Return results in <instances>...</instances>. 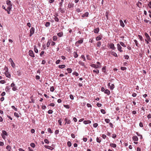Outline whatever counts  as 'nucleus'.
<instances>
[{"mask_svg":"<svg viewBox=\"0 0 151 151\" xmlns=\"http://www.w3.org/2000/svg\"><path fill=\"white\" fill-rule=\"evenodd\" d=\"M6 2L8 6L7 9H11L12 8V4L11 3V1L7 0L6 1Z\"/></svg>","mask_w":151,"mask_h":151,"instance_id":"1","label":"nucleus"},{"mask_svg":"<svg viewBox=\"0 0 151 151\" xmlns=\"http://www.w3.org/2000/svg\"><path fill=\"white\" fill-rule=\"evenodd\" d=\"M11 86L12 87V90L14 91H16L17 90V87L15 86V85L13 82L11 84Z\"/></svg>","mask_w":151,"mask_h":151,"instance_id":"2","label":"nucleus"},{"mask_svg":"<svg viewBox=\"0 0 151 151\" xmlns=\"http://www.w3.org/2000/svg\"><path fill=\"white\" fill-rule=\"evenodd\" d=\"M8 134L7 132L5 130H3L2 131V133L1 134L2 137L3 139H5V136H7Z\"/></svg>","mask_w":151,"mask_h":151,"instance_id":"3","label":"nucleus"},{"mask_svg":"<svg viewBox=\"0 0 151 151\" xmlns=\"http://www.w3.org/2000/svg\"><path fill=\"white\" fill-rule=\"evenodd\" d=\"M35 28L33 27H32L30 30V34L29 36L30 37L35 32Z\"/></svg>","mask_w":151,"mask_h":151,"instance_id":"4","label":"nucleus"},{"mask_svg":"<svg viewBox=\"0 0 151 151\" xmlns=\"http://www.w3.org/2000/svg\"><path fill=\"white\" fill-rule=\"evenodd\" d=\"M91 66L92 67H93L94 68H95L96 69L99 68H100L101 67V65H96L95 64H93L91 65Z\"/></svg>","mask_w":151,"mask_h":151,"instance_id":"5","label":"nucleus"},{"mask_svg":"<svg viewBox=\"0 0 151 151\" xmlns=\"http://www.w3.org/2000/svg\"><path fill=\"white\" fill-rule=\"evenodd\" d=\"M29 56H30L34 58L35 57V55L34 54L33 52V51L31 50H30L29 51Z\"/></svg>","mask_w":151,"mask_h":151,"instance_id":"6","label":"nucleus"},{"mask_svg":"<svg viewBox=\"0 0 151 151\" xmlns=\"http://www.w3.org/2000/svg\"><path fill=\"white\" fill-rule=\"evenodd\" d=\"M145 36L146 38L145 39L149 41H151L150 37L147 33H145Z\"/></svg>","mask_w":151,"mask_h":151,"instance_id":"7","label":"nucleus"},{"mask_svg":"<svg viewBox=\"0 0 151 151\" xmlns=\"http://www.w3.org/2000/svg\"><path fill=\"white\" fill-rule=\"evenodd\" d=\"M4 74L6 77L10 78L11 75L8 71L7 72H4Z\"/></svg>","mask_w":151,"mask_h":151,"instance_id":"8","label":"nucleus"},{"mask_svg":"<svg viewBox=\"0 0 151 151\" xmlns=\"http://www.w3.org/2000/svg\"><path fill=\"white\" fill-rule=\"evenodd\" d=\"M65 124H70L71 123V121L69 119H68V118H66L65 119Z\"/></svg>","mask_w":151,"mask_h":151,"instance_id":"9","label":"nucleus"},{"mask_svg":"<svg viewBox=\"0 0 151 151\" xmlns=\"http://www.w3.org/2000/svg\"><path fill=\"white\" fill-rule=\"evenodd\" d=\"M117 47L118 50L120 52H123V50L121 49L122 48V47L119 44H117Z\"/></svg>","mask_w":151,"mask_h":151,"instance_id":"10","label":"nucleus"},{"mask_svg":"<svg viewBox=\"0 0 151 151\" xmlns=\"http://www.w3.org/2000/svg\"><path fill=\"white\" fill-rule=\"evenodd\" d=\"M109 47L110 48L113 50H114L116 49V48L114 47V45L113 43L110 44L109 45Z\"/></svg>","mask_w":151,"mask_h":151,"instance_id":"11","label":"nucleus"},{"mask_svg":"<svg viewBox=\"0 0 151 151\" xmlns=\"http://www.w3.org/2000/svg\"><path fill=\"white\" fill-rule=\"evenodd\" d=\"M45 147L46 148L50 150H52L54 149L53 147L50 146H47V145H45Z\"/></svg>","mask_w":151,"mask_h":151,"instance_id":"12","label":"nucleus"},{"mask_svg":"<svg viewBox=\"0 0 151 151\" xmlns=\"http://www.w3.org/2000/svg\"><path fill=\"white\" fill-rule=\"evenodd\" d=\"M88 12H86L84 14H83L82 15V17H87L88 15Z\"/></svg>","mask_w":151,"mask_h":151,"instance_id":"13","label":"nucleus"},{"mask_svg":"<svg viewBox=\"0 0 151 151\" xmlns=\"http://www.w3.org/2000/svg\"><path fill=\"white\" fill-rule=\"evenodd\" d=\"M104 92L105 93L107 94L108 95H109L111 93L110 91L108 89L105 90Z\"/></svg>","mask_w":151,"mask_h":151,"instance_id":"14","label":"nucleus"},{"mask_svg":"<svg viewBox=\"0 0 151 151\" xmlns=\"http://www.w3.org/2000/svg\"><path fill=\"white\" fill-rule=\"evenodd\" d=\"M83 123L84 124H90L91 123V121L89 120H85L83 122Z\"/></svg>","mask_w":151,"mask_h":151,"instance_id":"15","label":"nucleus"},{"mask_svg":"<svg viewBox=\"0 0 151 151\" xmlns=\"http://www.w3.org/2000/svg\"><path fill=\"white\" fill-rule=\"evenodd\" d=\"M6 149L7 150L6 151H11L12 149L11 147L9 145H8L6 147Z\"/></svg>","mask_w":151,"mask_h":151,"instance_id":"16","label":"nucleus"},{"mask_svg":"<svg viewBox=\"0 0 151 151\" xmlns=\"http://www.w3.org/2000/svg\"><path fill=\"white\" fill-rule=\"evenodd\" d=\"M132 139L134 141H137L138 140V138L136 136H134L132 137Z\"/></svg>","mask_w":151,"mask_h":151,"instance_id":"17","label":"nucleus"},{"mask_svg":"<svg viewBox=\"0 0 151 151\" xmlns=\"http://www.w3.org/2000/svg\"><path fill=\"white\" fill-rule=\"evenodd\" d=\"M119 22L120 23V25L122 27H124L125 26V25L123 21L121 19L119 20Z\"/></svg>","mask_w":151,"mask_h":151,"instance_id":"18","label":"nucleus"},{"mask_svg":"<svg viewBox=\"0 0 151 151\" xmlns=\"http://www.w3.org/2000/svg\"><path fill=\"white\" fill-rule=\"evenodd\" d=\"M99 28H97L96 29H95L94 30V32L95 33L97 34L98 33L99 31Z\"/></svg>","mask_w":151,"mask_h":151,"instance_id":"19","label":"nucleus"},{"mask_svg":"<svg viewBox=\"0 0 151 151\" xmlns=\"http://www.w3.org/2000/svg\"><path fill=\"white\" fill-rule=\"evenodd\" d=\"M78 63L81 66L85 67V65L84 63L83 62L81 61V60L79 61L78 62Z\"/></svg>","mask_w":151,"mask_h":151,"instance_id":"20","label":"nucleus"},{"mask_svg":"<svg viewBox=\"0 0 151 151\" xmlns=\"http://www.w3.org/2000/svg\"><path fill=\"white\" fill-rule=\"evenodd\" d=\"M110 146L113 148H115L116 147V145L115 144L110 143Z\"/></svg>","mask_w":151,"mask_h":151,"instance_id":"21","label":"nucleus"},{"mask_svg":"<svg viewBox=\"0 0 151 151\" xmlns=\"http://www.w3.org/2000/svg\"><path fill=\"white\" fill-rule=\"evenodd\" d=\"M101 42L100 41H98L96 43V45L97 47L99 48L101 45Z\"/></svg>","mask_w":151,"mask_h":151,"instance_id":"22","label":"nucleus"},{"mask_svg":"<svg viewBox=\"0 0 151 151\" xmlns=\"http://www.w3.org/2000/svg\"><path fill=\"white\" fill-rule=\"evenodd\" d=\"M83 42V40L81 39V40H80L77 41V42H76V44H77L78 43L81 44Z\"/></svg>","mask_w":151,"mask_h":151,"instance_id":"23","label":"nucleus"},{"mask_svg":"<svg viewBox=\"0 0 151 151\" xmlns=\"http://www.w3.org/2000/svg\"><path fill=\"white\" fill-rule=\"evenodd\" d=\"M101 37H100V36H99L96 37V41H99L101 40Z\"/></svg>","mask_w":151,"mask_h":151,"instance_id":"24","label":"nucleus"},{"mask_svg":"<svg viewBox=\"0 0 151 151\" xmlns=\"http://www.w3.org/2000/svg\"><path fill=\"white\" fill-rule=\"evenodd\" d=\"M63 33L62 32H60L57 33V35L59 37H61L63 36Z\"/></svg>","mask_w":151,"mask_h":151,"instance_id":"25","label":"nucleus"},{"mask_svg":"<svg viewBox=\"0 0 151 151\" xmlns=\"http://www.w3.org/2000/svg\"><path fill=\"white\" fill-rule=\"evenodd\" d=\"M106 67L104 66L102 68V71L105 73H106Z\"/></svg>","mask_w":151,"mask_h":151,"instance_id":"26","label":"nucleus"},{"mask_svg":"<svg viewBox=\"0 0 151 151\" xmlns=\"http://www.w3.org/2000/svg\"><path fill=\"white\" fill-rule=\"evenodd\" d=\"M73 56L75 58H77L78 57V55L77 53V52H73Z\"/></svg>","mask_w":151,"mask_h":151,"instance_id":"27","label":"nucleus"},{"mask_svg":"<svg viewBox=\"0 0 151 151\" xmlns=\"http://www.w3.org/2000/svg\"><path fill=\"white\" fill-rule=\"evenodd\" d=\"M114 85L113 84H112L110 86V88L111 90H113L114 88Z\"/></svg>","mask_w":151,"mask_h":151,"instance_id":"28","label":"nucleus"},{"mask_svg":"<svg viewBox=\"0 0 151 151\" xmlns=\"http://www.w3.org/2000/svg\"><path fill=\"white\" fill-rule=\"evenodd\" d=\"M34 50L35 52H36V53H37L38 52V49L36 48V46L35 45L34 46Z\"/></svg>","mask_w":151,"mask_h":151,"instance_id":"29","label":"nucleus"},{"mask_svg":"<svg viewBox=\"0 0 151 151\" xmlns=\"http://www.w3.org/2000/svg\"><path fill=\"white\" fill-rule=\"evenodd\" d=\"M65 65H60L58 66V67L60 68H63L65 67Z\"/></svg>","mask_w":151,"mask_h":151,"instance_id":"30","label":"nucleus"},{"mask_svg":"<svg viewBox=\"0 0 151 151\" xmlns=\"http://www.w3.org/2000/svg\"><path fill=\"white\" fill-rule=\"evenodd\" d=\"M111 54L115 57H117V55L116 53L114 52H111Z\"/></svg>","mask_w":151,"mask_h":151,"instance_id":"31","label":"nucleus"},{"mask_svg":"<svg viewBox=\"0 0 151 151\" xmlns=\"http://www.w3.org/2000/svg\"><path fill=\"white\" fill-rule=\"evenodd\" d=\"M67 71L68 72V73H71L72 71V70L71 68H68L67 69Z\"/></svg>","mask_w":151,"mask_h":151,"instance_id":"32","label":"nucleus"},{"mask_svg":"<svg viewBox=\"0 0 151 151\" xmlns=\"http://www.w3.org/2000/svg\"><path fill=\"white\" fill-rule=\"evenodd\" d=\"M51 40H49L47 44V47H49L50 46V44L51 43Z\"/></svg>","mask_w":151,"mask_h":151,"instance_id":"33","label":"nucleus"},{"mask_svg":"<svg viewBox=\"0 0 151 151\" xmlns=\"http://www.w3.org/2000/svg\"><path fill=\"white\" fill-rule=\"evenodd\" d=\"M50 23L49 22H47L46 23L45 26L47 27H48L50 26Z\"/></svg>","mask_w":151,"mask_h":151,"instance_id":"34","label":"nucleus"},{"mask_svg":"<svg viewBox=\"0 0 151 151\" xmlns=\"http://www.w3.org/2000/svg\"><path fill=\"white\" fill-rule=\"evenodd\" d=\"M93 73H95L97 74H98L99 73V71L98 70H93Z\"/></svg>","mask_w":151,"mask_h":151,"instance_id":"35","label":"nucleus"},{"mask_svg":"<svg viewBox=\"0 0 151 151\" xmlns=\"http://www.w3.org/2000/svg\"><path fill=\"white\" fill-rule=\"evenodd\" d=\"M55 89L53 86H51L50 88V91L51 92H53L54 91Z\"/></svg>","mask_w":151,"mask_h":151,"instance_id":"36","label":"nucleus"},{"mask_svg":"<svg viewBox=\"0 0 151 151\" xmlns=\"http://www.w3.org/2000/svg\"><path fill=\"white\" fill-rule=\"evenodd\" d=\"M81 58L83 60V61H85L86 60L85 57L84 55H82L81 56Z\"/></svg>","mask_w":151,"mask_h":151,"instance_id":"37","label":"nucleus"},{"mask_svg":"<svg viewBox=\"0 0 151 151\" xmlns=\"http://www.w3.org/2000/svg\"><path fill=\"white\" fill-rule=\"evenodd\" d=\"M119 43H120V44L122 46H123V47H126V45L124 44L123 42H120Z\"/></svg>","mask_w":151,"mask_h":151,"instance_id":"38","label":"nucleus"},{"mask_svg":"<svg viewBox=\"0 0 151 151\" xmlns=\"http://www.w3.org/2000/svg\"><path fill=\"white\" fill-rule=\"evenodd\" d=\"M72 74L73 75H75L76 76H78L79 75V74H78V73L76 72H73V73Z\"/></svg>","mask_w":151,"mask_h":151,"instance_id":"39","label":"nucleus"},{"mask_svg":"<svg viewBox=\"0 0 151 151\" xmlns=\"http://www.w3.org/2000/svg\"><path fill=\"white\" fill-rule=\"evenodd\" d=\"M136 134L138 136L140 137V139H142V135L141 134H139V133H138V132H136Z\"/></svg>","mask_w":151,"mask_h":151,"instance_id":"40","label":"nucleus"},{"mask_svg":"<svg viewBox=\"0 0 151 151\" xmlns=\"http://www.w3.org/2000/svg\"><path fill=\"white\" fill-rule=\"evenodd\" d=\"M57 39V37L56 36H54L53 37V40L54 41H56Z\"/></svg>","mask_w":151,"mask_h":151,"instance_id":"41","label":"nucleus"},{"mask_svg":"<svg viewBox=\"0 0 151 151\" xmlns=\"http://www.w3.org/2000/svg\"><path fill=\"white\" fill-rule=\"evenodd\" d=\"M86 57L88 60H91V59L88 55H86Z\"/></svg>","mask_w":151,"mask_h":151,"instance_id":"42","label":"nucleus"},{"mask_svg":"<svg viewBox=\"0 0 151 151\" xmlns=\"http://www.w3.org/2000/svg\"><path fill=\"white\" fill-rule=\"evenodd\" d=\"M63 106L65 108L67 109H69L70 108V106L69 105H64Z\"/></svg>","mask_w":151,"mask_h":151,"instance_id":"43","label":"nucleus"},{"mask_svg":"<svg viewBox=\"0 0 151 151\" xmlns=\"http://www.w3.org/2000/svg\"><path fill=\"white\" fill-rule=\"evenodd\" d=\"M67 145L69 147H70L71 146V143L70 141H68L67 142Z\"/></svg>","mask_w":151,"mask_h":151,"instance_id":"44","label":"nucleus"},{"mask_svg":"<svg viewBox=\"0 0 151 151\" xmlns=\"http://www.w3.org/2000/svg\"><path fill=\"white\" fill-rule=\"evenodd\" d=\"M54 19L55 22H59V19L57 17H55L54 18Z\"/></svg>","mask_w":151,"mask_h":151,"instance_id":"45","label":"nucleus"},{"mask_svg":"<svg viewBox=\"0 0 151 151\" xmlns=\"http://www.w3.org/2000/svg\"><path fill=\"white\" fill-rule=\"evenodd\" d=\"M134 41L135 44L138 47L139 46L138 45V43H137V40H134Z\"/></svg>","mask_w":151,"mask_h":151,"instance_id":"46","label":"nucleus"},{"mask_svg":"<svg viewBox=\"0 0 151 151\" xmlns=\"http://www.w3.org/2000/svg\"><path fill=\"white\" fill-rule=\"evenodd\" d=\"M96 141L100 143L101 142V140L98 137H97L96 138Z\"/></svg>","mask_w":151,"mask_h":151,"instance_id":"47","label":"nucleus"},{"mask_svg":"<svg viewBox=\"0 0 151 151\" xmlns=\"http://www.w3.org/2000/svg\"><path fill=\"white\" fill-rule=\"evenodd\" d=\"M14 115L15 116L18 118L19 117V115L18 114V113H17L16 112H15L14 113Z\"/></svg>","mask_w":151,"mask_h":151,"instance_id":"48","label":"nucleus"},{"mask_svg":"<svg viewBox=\"0 0 151 151\" xmlns=\"http://www.w3.org/2000/svg\"><path fill=\"white\" fill-rule=\"evenodd\" d=\"M12 66L13 68H14L15 67V65L13 61L12 63H11Z\"/></svg>","mask_w":151,"mask_h":151,"instance_id":"49","label":"nucleus"},{"mask_svg":"<svg viewBox=\"0 0 151 151\" xmlns=\"http://www.w3.org/2000/svg\"><path fill=\"white\" fill-rule=\"evenodd\" d=\"M30 145L31 147H32L34 148L35 147V145L34 143H32L30 144Z\"/></svg>","mask_w":151,"mask_h":151,"instance_id":"50","label":"nucleus"},{"mask_svg":"<svg viewBox=\"0 0 151 151\" xmlns=\"http://www.w3.org/2000/svg\"><path fill=\"white\" fill-rule=\"evenodd\" d=\"M93 127L94 128H96L98 126V124L97 123H94L93 125Z\"/></svg>","mask_w":151,"mask_h":151,"instance_id":"51","label":"nucleus"},{"mask_svg":"<svg viewBox=\"0 0 151 151\" xmlns=\"http://www.w3.org/2000/svg\"><path fill=\"white\" fill-rule=\"evenodd\" d=\"M101 112L103 114H104L106 113L105 111L104 110L102 109L101 110Z\"/></svg>","mask_w":151,"mask_h":151,"instance_id":"52","label":"nucleus"},{"mask_svg":"<svg viewBox=\"0 0 151 151\" xmlns=\"http://www.w3.org/2000/svg\"><path fill=\"white\" fill-rule=\"evenodd\" d=\"M105 121L106 123H108L110 122V120L109 119H105Z\"/></svg>","mask_w":151,"mask_h":151,"instance_id":"53","label":"nucleus"},{"mask_svg":"<svg viewBox=\"0 0 151 151\" xmlns=\"http://www.w3.org/2000/svg\"><path fill=\"white\" fill-rule=\"evenodd\" d=\"M47 131L49 132L50 133H52V131L51 129L50 128H49L47 129Z\"/></svg>","mask_w":151,"mask_h":151,"instance_id":"54","label":"nucleus"},{"mask_svg":"<svg viewBox=\"0 0 151 151\" xmlns=\"http://www.w3.org/2000/svg\"><path fill=\"white\" fill-rule=\"evenodd\" d=\"M58 122L60 125H62V121H61V119H60L59 120H58Z\"/></svg>","mask_w":151,"mask_h":151,"instance_id":"55","label":"nucleus"},{"mask_svg":"<svg viewBox=\"0 0 151 151\" xmlns=\"http://www.w3.org/2000/svg\"><path fill=\"white\" fill-rule=\"evenodd\" d=\"M6 83V81L3 80H1L0 81V83H1V84H4L5 83Z\"/></svg>","mask_w":151,"mask_h":151,"instance_id":"56","label":"nucleus"},{"mask_svg":"<svg viewBox=\"0 0 151 151\" xmlns=\"http://www.w3.org/2000/svg\"><path fill=\"white\" fill-rule=\"evenodd\" d=\"M125 59H128L129 58V56L128 55H124Z\"/></svg>","mask_w":151,"mask_h":151,"instance_id":"57","label":"nucleus"},{"mask_svg":"<svg viewBox=\"0 0 151 151\" xmlns=\"http://www.w3.org/2000/svg\"><path fill=\"white\" fill-rule=\"evenodd\" d=\"M12 108L14 109L15 111H17V109L15 107V106H11Z\"/></svg>","mask_w":151,"mask_h":151,"instance_id":"58","label":"nucleus"},{"mask_svg":"<svg viewBox=\"0 0 151 151\" xmlns=\"http://www.w3.org/2000/svg\"><path fill=\"white\" fill-rule=\"evenodd\" d=\"M53 112V111L51 110H49L48 111V113L49 114H52Z\"/></svg>","mask_w":151,"mask_h":151,"instance_id":"59","label":"nucleus"},{"mask_svg":"<svg viewBox=\"0 0 151 151\" xmlns=\"http://www.w3.org/2000/svg\"><path fill=\"white\" fill-rule=\"evenodd\" d=\"M138 37H139V39L141 40L142 41L143 40V37H142L140 35H138Z\"/></svg>","mask_w":151,"mask_h":151,"instance_id":"60","label":"nucleus"},{"mask_svg":"<svg viewBox=\"0 0 151 151\" xmlns=\"http://www.w3.org/2000/svg\"><path fill=\"white\" fill-rule=\"evenodd\" d=\"M116 137V135L115 134H112V137L113 138H115Z\"/></svg>","mask_w":151,"mask_h":151,"instance_id":"61","label":"nucleus"},{"mask_svg":"<svg viewBox=\"0 0 151 151\" xmlns=\"http://www.w3.org/2000/svg\"><path fill=\"white\" fill-rule=\"evenodd\" d=\"M70 98L72 100H73L74 99L73 96L72 94H70Z\"/></svg>","mask_w":151,"mask_h":151,"instance_id":"62","label":"nucleus"},{"mask_svg":"<svg viewBox=\"0 0 151 151\" xmlns=\"http://www.w3.org/2000/svg\"><path fill=\"white\" fill-rule=\"evenodd\" d=\"M44 142L46 143H47V144H48L49 142V141L47 139H45L44 140Z\"/></svg>","mask_w":151,"mask_h":151,"instance_id":"63","label":"nucleus"},{"mask_svg":"<svg viewBox=\"0 0 151 151\" xmlns=\"http://www.w3.org/2000/svg\"><path fill=\"white\" fill-rule=\"evenodd\" d=\"M55 106V104L54 103H51L48 105V106Z\"/></svg>","mask_w":151,"mask_h":151,"instance_id":"64","label":"nucleus"}]
</instances>
